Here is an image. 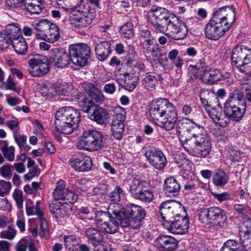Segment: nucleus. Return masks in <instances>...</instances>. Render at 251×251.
<instances>
[{"mask_svg": "<svg viewBox=\"0 0 251 251\" xmlns=\"http://www.w3.org/2000/svg\"><path fill=\"white\" fill-rule=\"evenodd\" d=\"M193 68L195 77L201 80L206 76L209 69L204 59H199Z\"/></svg>", "mask_w": 251, "mask_h": 251, "instance_id": "33", "label": "nucleus"}, {"mask_svg": "<svg viewBox=\"0 0 251 251\" xmlns=\"http://www.w3.org/2000/svg\"><path fill=\"white\" fill-rule=\"evenodd\" d=\"M71 206L60 202L51 203L49 205L50 212L56 219L68 217L71 212Z\"/></svg>", "mask_w": 251, "mask_h": 251, "instance_id": "23", "label": "nucleus"}, {"mask_svg": "<svg viewBox=\"0 0 251 251\" xmlns=\"http://www.w3.org/2000/svg\"><path fill=\"white\" fill-rule=\"evenodd\" d=\"M146 216V211L138 205L126 204L119 211H114L113 216L100 228L108 234L116 233L120 225L122 227L130 226L138 229L142 225Z\"/></svg>", "mask_w": 251, "mask_h": 251, "instance_id": "2", "label": "nucleus"}, {"mask_svg": "<svg viewBox=\"0 0 251 251\" xmlns=\"http://www.w3.org/2000/svg\"><path fill=\"white\" fill-rule=\"evenodd\" d=\"M51 24L52 23L47 19H42L38 22H34L32 25L34 27V29L37 31L45 33L47 32Z\"/></svg>", "mask_w": 251, "mask_h": 251, "instance_id": "44", "label": "nucleus"}, {"mask_svg": "<svg viewBox=\"0 0 251 251\" xmlns=\"http://www.w3.org/2000/svg\"><path fill=\"white\" fill-rule=\"evenodd\" d=\"M79 98V100L77 101L78 104L84 112L88 113L91 108L96 106L95 103L91 100L86 98Z\"/></svg>", "mask_w": 251, "mask_h": 251, "instance_id": "46", "label": "nucleus"}, {"mask_svg": "<svg viewBox=\"0 0 251 251\" xmlns=\"http://www.w3.org/2000/svg\"><path fill=\"white\" fill-rule=\"evenodd\" d=\"M16 232V230L14 228L9 226L7 229L0 233V237L1 238L12 240L15 237Z\"/></svg>", "mask_w": 251, "mask_h": 251, "instance_id": "52", "label": "nucleus"}, {"mask_svg": "<svg viewBox=\"0 0 251 251\" xmlns=\"http://www.w3.org/2000/svg\"><path fill=\"white\" fill-rule=\"evenodd\" d=\"M148 162L155 169L161 170L166 164V158L163 152L159 149L149 148L145 153Z\"/></svg>", "mask_w": 251, "mask_h": 251, "instance_id": "12", "label": "nucleus"}, {"mask_svg": "<svg viewBox=\"0 0 251 251\" xmlns=\"http://www.w3.org/2000/svg\"><path fill=\"white\" fill-rule=\"evenodd\" d=\"M167 109L164 113V121L161 123L160 126L166 130H171L176 126L177 120V112L174 104L167 100Z\"/></svg>", "mask_w": 251, "mask_h": 251, "instance_id": "14", "label": "nucleus"}, {"mask_svg": "<svg viewBox=\"0 0 251 251\" xmlns=\"http://www.w3.org/2000/svg\"><path fill=\"white\" fill-rule=\"evenodd\" d=\"M222 73L217 69H208L207 75L202 79L203 81L208 84H214L216 82L221 80Z\"/></svg>", "mask_w": 251, "mask_h": 251, "instance_id": "37", "label": "nucleus"}, {"mask_svg": "<svg viewBox=\"0 0 251 251\" xmlns=\"http://www.w3.org/2000/svg\"><path fill=\"white\" fill-rule=\"evenodd\" d=\"M156 77L151 75H147L142 80V85L147 90L154 88L157 83Z\"/></svg>", "mask_w": 251, "mask_h": 251, "instance_id": "47", "label": "nucleus"}, {"mask_svg": "<svg viewBox=\"0 0 251 251\" xmlns=\"http://www.w3.org/2000/svg\"><path fill=\"white\" fill-rule=\"evenodd\" d=\"M163 47H160L158 44L155 45L151 50H150L152 56L154 57H159L166 54V52H163Z\"/></svg>", "mask_w": 251, "mask_h": 251, "instance_id": "59", "label": "nucleus"}, {"mask_svg": "<svg viewBox=\"0 0 251 251\" xmlns=\"http://www.w3.org/2000/svg\"><path fill=\"white\" fill-rule=\"evenodd\" d=\"M18 28L15 26L9 27L3 32L0 33V47L2 49H6L10 44H12L13 39L15 38V34Z\"/></svg>", "mask_w": 251, "mask_h": 251, "instance_id": "25", "label": "nucleus"}, {"mask_svg": "<svg viewBox=\"0 0 251 251\" xmlns=\"http://www.w3.org/2000/svg\"><path fill=\"white\" fill-rule=\"evenodd\" d=\"M111 43L108 41H102L97 44L95 50L97 58L100 61L106 60L111 52Z\"/></svg>", "mask_w": 251, "mask_h": 251, "instance_id": "27", "label": "nucleus"}, {"mask_svg": "<svg viewBox=\"0 0 251 251\" xmlns=\"http://www.w3.org/2000/svg\"><path fill=\"white\" fill-rule=\"evenodd\" d=\"M189 221L188 217L177 216L174 220L166 225V228L172 233L176 234H184L189 229Z\"/></svg>", "mask_w": 251, "mask_h": 251, "instance_id": "16", "label": "nucleus"}, {"mask_svg": "<svg viewBox=\"0 0 251 251\" xmlns=\"http://www.w3.org/2000/svg\"><path fill=\"white\" fill-rule=\"evenodd\" d=\"M94 19V16L92 13H88L86 14H72L69 18L71 25L78 28H83L90 25Z\"/></svg>", "mask_w": 251, "mask_h": 251, "instance_id": "20", "label": "nucleus"}, {"mask_svg": "<svg viewBox=\"0 0 251 251\" xmlns=\"http://www.w3.org/2000/svg\"><path fill=\"white\" fill-rule=\"evenodd\" d=\"M128 71L124 74L123 77L117 78L116 81L125 89L132 92L136 86L137 74L139 72H134V71L131 72V69H128Z\"/></svg>", "mask_w": 251, "mask_h": 251, "instance_id": "18", "label": "nucleus"}, {"mask_svg": "<svg viewBox=\"0 0 251 251\" xmlns=\"http://www.w3.org/2000/svg\"><path fill=\"white\" fill-rule=\"evenodd\" d=\"M126 64L128 66V69H131V72H140L144 69V65L139 62L137 53L134 51L129 53L127 58Z\"/></svg>", "mask_w": 251, "mask_h": 251, "instance_id": "32", "label": "nucleus"}, {"mask_svg": "<svg viewBox=\"0 0 251 251\" xmlns=\"http://www.w3.org/2000/svg\"><path fill=\"white\" fill-rule=\"evenodd\" d=\"M235 9L226 6L217 9L213 14L204 29L207 39L218 40L229 30L235 21Z\"/></svg>", "mask_w": 251, "mask_h": 251, "instance_id": "4", "label": "nucleus"}, {"mask_svg": "<svg viewBox=\"0 0 251 251\" xmlns=\"http://www.w3.org/2000/svg\"><path fill=\"white\" fill-rule=\"evenodd\" d=\"M50 60L58 68H64L71 62L69 54L62 49L54 48L50 51Z\"/></svg>", "mask_w": 251, "mask_h": 251, "instance_id": "17", "label": "nucleus"}, {"mask_svg": "<svg viewBox=\"0 0 251 251\" xmlns=\"http://www.w3.org/2000/svg\"><path fill=\"white\" fill-rule=\"evenodd\" d=\"M13 197L16 202L18 208L21 209L23 207L24 201L23 192L21 190L15 189L13 193Z\"/></svg>", "mask_w": 251, "mask_h": 251, "instance_id": "54", "label": "nucleus"}, {"mask_svg": "<svg viewBox=\"0 0 251 251\" xmlns=\"http://www.w3.org/2000/svg\"><path fill=\"white\" fill-rule=\"evenodd\" d=\"M120 111H116L112 120L113 122L121 123L124 124L126 120V111L123 108L120 107Z\"/></svg>", "mask_w": 251, "mask_h": 251, "instance_id": "56", "label": "nucleus"}, {"mask_svg": "<svg viewBox=\"0 0 251 251\" xmlns=\"http://www.w3.org/2000/svg\"><path fill=\"white\" fill-rule=\"evenodd\" d=\"M190 119L187 117H183L181 119L176 121V126L179 129H188V124Z\"/></svg>", "mask_w": 251, "mask_h": 251, "instance_id": "62", "label": "nucleus"}, {"mask_svg": "<svg viewBox=\"0 0 251 251\" xmlns=\"http://www.w3.org/2000/svg\"><path fill=\"white\" fill-rule=\"evenodd\" d=\"M129 192L133 198L144 202H150L153 199L150 184L144 180L134 178L130 184Z\"/></svg>", "mask_w": 251, "mask_h": 251, "instance_id": "8", "label": "nucleus"}, {"mask_svg": "<svg viewBox=\"0 0 251 251\" xmlns=\"http://www.w3.org/2000/svg\"><path fill=\"white\" fill-rule=\"evenodd\" d=\"M64 242L66 248L71 251H74L75 249V246L78 244L77 238L72 235L66 236Z\"/></svg>", "mask_w": 251, "mask_h": 251, "instance_id": "50", "label": "nucleus"}, {"mask_svg": "<svg viewBox=\"0 0 251 251\" xmlns=\"http://www.w3.org/2000/svg\"><path fill=\"white\" fill-rule=\"evenodd\" d=\"M156 244L160 251H174L177 248L178 241L168 235H160L156 240Z\"/></svg>", "mask_w": 251, "mask_h": 251, "instance_id": "19", "label": "nucleus"}, {"mask_svg": "<svg viewBox=\"0 0 251 251\" xmlns=\"http://www.w3.org/2000/svg\"><path fill=\"white\" fill-rule=\"evenodd\" d=\"M221 108L220 111H218L216 109L213 108L209 112V115L213 121L220 126L224 127L227 126L229 122L222 118Z\"/></svg>", "mask_w": 251, "mask_h": 251, "instance_id": "38", "label": "nucleus"}, {"mask_svg": "<svg viewBox=\"0 0 251 251\" xmlns=\"http://www.w3.org/2000/svg\"><path fill=\"white\" fill-rule=\"evenodd\" d=\"M124 191L119 186L116 185L114 189L109 194L110 200L115 203H117L121 201V195H123Z\"/></svg>", "mask_w": 251, "mask_h": 251, "instance_id": "48", "label": "nucleus"}, {"mask_svg": "<svg viewBox=\"0 0 251 251\" xmlns=\"http://www.w3.org/2000/svg\"><path fill=\"white\" fill-rule=\"evenodd\" d=\"M133 24L131 22H127L120 29V34L125 38L130 39L134 36Z\"/></svg>", "mask_w": 251, "mask_h": 251, "instance_id": "41", "label": "nucleus"}, {"mask_svg": "<svg viewBox=\"0 0 251 251\" xmlns=\"http://www.w3.org/2000/svg\"><path fill=\"white\" fill-rule=\"evenodd\" d=\"M65 182L62 179L58 181L56 188L53 193L55 200L62 199L65 193L67 192V188L65 187Z\"/></svg>", "mask_w": 251, "mask_h": 251, "instance_id": "40", "label": "nucleus"}, {"mask_svg": "<svg viewBox=\"0 0 251 251\" xmlns=\"http://www.w3.org/2000/svg\"><path fill=\"white\" fill-rule=\"evenodd\" d=\"M64 196L62 199L66 201V203L68 202L71 204L75 203L78 199V196L74 192L69 190L68 188L67 192L65 193Z\"/></svg>", "mask_w": 251, "mask_h": 251, "instance_id": "55", "label": "nucleus"}, {"mask_svg": "<svg viewBox=\"0 0 251 251\" xmlns=\"http://www.w3.org/2000/svg\"><path fill=\"white\" fill-rule=\"evenodd\" d=\"M85 236L88 243L92 246L102 243L104 237L101 231L93 227H89L85 230Z\"/></svg>", "mask_w": 251, "mask_h": 251, "instance_id": "29", "label": "nucleus"}, {"mask_svg": "<svg viewBox=\"0 0 251 251\" xmlns=\"http://www.w3.org/2000/svg\"><path fill=\"white\" fill-rule=\"evenodd\" d=\"M198 215L199 221L205 226L212 225L216 229H220L227 225L226 213L219 207L201 209Z\"/></svg>", "mask_w": 251, "mask_h": 251, "instance_id": "6", "label": "nucleus"}, {"mask_svg": "<svg viewBox=\"0 0 251 251\" xmlns=\"http://www.w3.org/2000/svg\"><path fill=\"white\" fill-rule=\"evenodd\" d=\"M184 209L180 202L167 201L161 203L159 206V212L162 219L166 222V226L179 216Z\"/></svg>", "mask_w": 251, "mask_h": 251, "instance_id": "10", "label": "nucleus"}, {"mask_svg": "<svg viewBox=\"0 0 251 251\" xmlns=\"http://www.w3.org/2000/svg\"><path fill=\"white\" fill-rule=\"evenodd\" d=\"M0 175L4 178L10 177L12 175L11 166L9 164H5L0 168Z\"/></svg>", "mask_w": 251, "mask_h": 251, "instance_id": "60", "label": "nucleus"}, {"mask_svg": "<svg viewBox=\"0 0 251 251\" xmlns=\"http://www.w3.org/2000/svg\"><path fill=\"white\" fill-rule=\"evenodd\" d=\"M18 219L16 221V225L21 232L25 230V222L23 212L21 211L18 213Z\"/></svg>", "mask_w": 251, "mask_h": 251, "instance_id": "61", "label": "nucleus"}, {"mask_svg": "<svg viewBox=\"0 0 251 251\" xmlns=\"http://www.w3.org/2000/svg\"><path fill=\"white\" fill-rule=\"evenodd\" d=\"M69 51L71 62L73 64L78 67H83L87 65L91 54V49L87 44L78 43L70 45Z\"/></svg>", "mask_w": 251, "mask_h": 251, "instance_id": "9", "label": "nucleus"}, {"mask_svg": "<svg viewBox=\"0 0 251 251\" xmlns=\"http://www.w3.org/2000/svg\"><path fill=\"white\" fill-rule=\"evenodd\" d=\"M14 37L12 45L15 51L19 54H25L27 50V45L19 29Z\"/></svg>", "mask_w": 251, "mask_h": 251, "instance_id": "28", "label": "nucleus"}, {"mask_svg": "<svg viewBox=\"0 0 251 251\" xmlns=\"http://www.w3.org/2000/svg\"><path fill=\"white\" fill-rule=\"evenodd\" d=\"M155 40L154 38L151 37V38H149L140 41L141 44L143 47V49L147 51L151 50V46H152L154 44L155 42Z\"/></svg>", "mask_w": 251, "mask_h": 251, "instance_id": "64", "label": "nucleus"}, {"mask_svg": "<svg viewBox=\"0 0 251 251\" xmlns=\"http://www.w3.org/2000/svg\"><path fill=\"white\" fill-rule=\"evenodd\" d=\"M235 210L243 215L245 218H249L251 215V210L249 206L241 204H235L233 206Z\"/></svg>", "mask_w": 251, "mask_h": 251, "instance_id": "49", "label": "nucleus"}, {"mask_svg": "<svg viewBox=\"0 0 251 251\" xmlns=\"http://www.w3.org/2000/svg\"><path fill=\"white\" fill-rule=\"evenodd\" d=\"M245 247L241 242L235 240H227L221 248L220 251H244Z\"/></svg>", "mask_w": 251, "mask_h": 251, "instance_id": "36", "label": "nucleus"}, {"mask_svg": "<svg viewBox=\"0 0 251 251\" xmlns=\"http://www.w3.org/2000/svg\"><path fill=\"white\" fill-rule=\"evenodd\" d=\"M56 92L59 95H67L68 94L69 87L67 84H56L54 86Z\"/></svg>", "mask_w": 251, "mask_h": 251, "instance_id": "58", "label": "nucleus"}, {"mask_svg": "<svg viewBox=\"0 0 251 251\" xmlns=\"http://www.w3.org/2000/svg\"><path fill=\"white\" fill-rule=\"evenodd\" d=\"M90 118L98 124L104 125L106 123L108 118V114L106 110L103 107L96 105Z\"/></svg>", "mask_w": 251, "mask_h": 251, "instance_id": "31", "label": "nucleus"}, {"mask_svg": "<svg viewBox=\"0 0 251 251\" xmlns=\"http://www.w3.org/2000/svg\"><path fill=\"white\" fill-rule=\"evenodd\" d=\"M186 130L192 136L184 140L180 139L185 151L195 157L204 158L207 156L211 151L212 144L208 135L202 132L203 128L190 119Z\"/></svg>", "mask_w": 251, "mask_h": 251, "instance_id": "3", "label": "nucleus"}, {"mask_svg": "<svg viewBox=\"0 0 251 251\" xmlns=\"http://www.w3.org/2000/svg\"><path fill=\"white\" fill-rule=\"evenodd\" d=\"M103 135L96 130L84 131L80 139L76 143L77 148L89 151H97L103 147Z\"/></svg>", "mask_w": 251, "mask_h": 251, "instance_id": "7", "label": "nucleus"}, {"mask_svg": "<svg viewBox=\"0 0 251 251\" xmlns=\"http://www.w3.org/2000/svg\"><path fill=\"white\" fill-rule=\"evenodd\" d=\"M83 90L96 102H101L104 100V96L101 91L93 84L85 82L82 84Z\"/></svg>", "mask_w": 251, "mask_h": 251, "instance_id": "24", "label": "nucleus"}, {"mask_svg": "<svg viewBox=\"0 0 251 251\" xmlns=\"http://www.w3.org/2000/svg\"><path fill=\"white\" fill-rule=\"evenodd\" d=\"M150 12L152 14L151 24L156 30L176 40L186 37L188 30L185 24L180 22L172 12L164 7L153 6Z\"/></svg>", "mask_w": 251, "mask_h": 251, "instance_id": "1", "label": "nucleus"}, {"mask_svg": "<svg viewBox=\"0 0 251 251\" xmlns=\"http://www.w3.org/2000/svg\"><path fill=\"white\" fill-rule=\"evenodd\" d=\"M24 9H26L31 14H39L42 12L43 9L40 5H37L32 2H27V4Z\"/></svg>", "mask_w": 251, "mask_h": 251, "instance_id": "53", "label": "nucleus"}, {"mask_svg": "<svg viewBox=\"0 0 251 251\" xmlns=\"http://www.w3.org/2000/svg\"><path fill=\"white\" fill-rule=\"evenodd\" d=\"M212 180L215 186L222 187L227 183L229 177L224 171L218 169L213 174Z\"/></svg>", "mask_w": 251, "mask_h": 251, "instance_id": "34", "label": "nucleus"}, {"mask_svg": "<svg viewBox=\"0 0 251 251\" xmlns=\"http://www.w3.org/2000/svg\"><path fill=\"white\" fill-rule=\"evenodd\" d=\"M72 167L78 172H85L90 171L93 162L90 156L84 154L74 155L70 159Z\"/></svg>", "mask_w": 251, "mask_h": 251, "instance_id": "15", "label": "nucleus"}, {"mask_svg": "<svg viewBox=\"0 0 251 251\" xmlns=\"http://www.w3.org/2000/svg\"><path fill=\"white\" fill-rule=\"evenodd\" d=\"M246 109V105L226 101L224 103V113L228 119L239 122L244 116Z\"/></svg>", "mask_w": 251, "mask_h": 251, "instance_id": "13", "label": "nucleus"}, {"mask_svg": "<svg viewBox=\"0 0 251 251\" xmlns=\"http://www.w3.org/2000/svg\"><path fill=\"white\" fill-rule=\"evenodd\" d=\"M249 55H246L240 65H238V68L244 73H249L251 71V50L250 49Z\"/></svg>", "mask_w": 251, "mask_h": 251, "instance_id": "45", "label": "nucleus"}, {"mask_svg": "<svg viewBox=\"0 0 251 251\" xmlns=\"http://www.w3.org/2000/svg\"><path fill=\"white\" fill-rule=\"evenodd\" d=\"M167 99H160L152 104L150 109V116L153 120H158L164 116L165 110L167 109L166 102Z\"/></svg>", "mask_w": 251, "mask_h": 251, "instance_id": "22", "label": "nucleus"}, {"mask_svg": "<svg viewBox=\"0 0 251 251\" xmlns=\"http://www.w3.org/2000/svg\"><path fill=\"white\" fill-rule=\"evenodd\" d=\"M124 130L125 128H122L121 127H111L112 135L114 138L117 140H120L122 139L124 135Z\"/></svg>", "mask_w": 251, "mask_h": 251, "instance_id": "63", "label": "nucleus"}, {"mask_svg": "<svg viewBox=\"0 0 251 251\" xmlns=\"http://www.w3.org/2000/svg\"><path fill=\"white\" fill-rule=\"evenodd\" d=\"M239 236L241 241V244L243 246H246L247 243H250L251 242V232L246 227V229H242L239 231Z\"/></svg>", "mask_w": 251, "mask_h": 251, "instance_id": "51", "label": "nucleus"}, {"mask_svg": "<svg viewBox=\"0 0 251 251\" xmlns=\"http://www.w3.org/2000/svg\"><path fill=\"white\" fill-rule=\"evenodd\" d=\"M181 187L180 184L174 177L166 178L163 184V191L169 197H176L179 195Z\"/></svg>", "mask_w": 251, "mask_h": 251, "instance_id": "21", "label": "nucleus"}, {"mask_svg": "<svg viewBox=\"0 0 251 251\" xmlns=\"http://www.w3.org/2000/svg\"><path fill=\"white\" fill-rule=\"evenodd\" d=\"M80 121V114L77 109L70 106L63 107L56 112L54 124L57 131L69 134L77 126Z\"/></svg>", "mask_w": 251, "mask_h": 251, "instance_id": "5", "label": "nucleus"}, {"mask_svg": "<svg viewBox=\"0 0 251 251\" xmlns=\"http://www.w3.org/2000/svg\"><path fill=\"white\" fill-rule=\"evenodd\" d=\"M113 216L110 213L100 211L95 213V224L99 228L105 224Z\"/></svg>", "mask_w": 251, "mask_h": 251, "instance_id": "39", "label": "nucleus"}, {"mask_svg": "<svg viewBox=\"0 0 251 251\" xmlns=\"http://www.w3.org/2000/svg\"><path fill=\"white\" fill-rule=\"evenodd\" d=\"M13 136L15 142L18 144L20 149L22 148L25 151L30 150V147L26 143L27 137L25 135L20 136L19 133L17 131L14 132Z\"/></svg>", "mask_w": 251, "mask_h": 251, "instance_id": "42", "label": "nucleus"}, {"mask_svg": "<svg viewBox=\"0 0 251 251\" xmlns=\"http://www.w3.org/2000/svg\"><path fill=\"white\" fill-rule=\"evenodd\" d=\"M226 101L246 105L243 92L240 87H232L230 89L228 99Z\"/></svg>", "mask_w": 251, "mask_h": 251, "instance_id": "35", "label": "nucleus"}, {"mask_svg": "<svg viewBox=\"0 0 251 251\" xmlns=\"http://www.w3.org/2000/svg\"><path fill=\"white\" fill-rule=\"evenodd\" d=\"M28 71L33 76H42L47 74L50 70L48 60L45 56H37L28 61Z\"/></svg>", "mask_w": 251, "mask_h": 251, "instance_id": "11", "label": "nucleus"}, {"mask_svg": "<svg viewBox=\"0 0 251 251\" xmlns=\"http://www.w3.org/2000/svg\"><path fill=\"white\" fill-rule=\"evenodd\" d=\"M250 49L247 47L236 46L233 50L231 55V60L232 63L236 65L238 68V65H240L242 62L245 56L249 55Z\"/></svg>", "mask_w": 251, "mask_h": 251, "instance_id": "30", "label": "nucleus"}, {"mask_svg": "<svg viewBox=\"0 0 251 251\" xmlns=\"http://www.w3.org/2000/svg\"><path fill=\"white\" fill-rule=\"evenodd\" d=\"M35 34L37 39L42 38L49 43H53L56 42L59 38V28L56 25L52 23L47 32L44 34L43 37H41V35L38 33H35Z\"/></svg>", "mask_w": 251, "mask_h": 251, "instance_id": "26", "label": "nucleus"}, {"mask_svg": "<svg viewBox=\"0 0 251 251\" xmlns=\"http://www.w3.org/2000/svg\"><path fill=\"white\" fill-rule=\"evenodd\" d=\"M39 201H37L36 205H31L32 202H30L29 204H26V214L28 216L30 215H37L38 218L43 216L44 213L42 210L39 207Z\"/></svg>", "mask_w": 251, "mask_h": 251, "instance_id": "43", "label": "nucleus"}, {"mask_svg": "<svg viewBox=\"0 0 251 251\" xmlns=\"http://www.w3.org/2000/svg\"><path fill=\"white\" fill-rule=\"evenodd\" d=\"M2 152L4 156L9 161H13L15 158V148L13 146H10L8 149L1 148Z\"/></svg>", "mask_w": 251, "mask_h": 251, "instance_id": "57", "label": "nucleus"}]
</instances>
